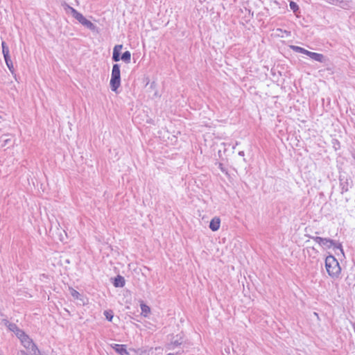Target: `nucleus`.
<instances>
[{"label": "nucleus", "instance_id": "nucleus-12", "mask_svg": "<svg viewBox=\"0 0 355 355\" xmlns=\"http://www.w3.org/2000/svg\"><path fill=\"white\" fill-rule=\"evenodd\" d=\"M82 25L92 31H95L97 28L96 26L94 24H93L92 21L87 19H85Z\"/></svg>", "mask_w": 355, "mask_h": 355}, {"label": "nucleus", "instance_id": "nucleus-31", "mask_svg": "<svg viewBox=\"0 0 355 355\" xmlns=\"http://www.w3.org/2000/svg\"><path fill=\"white\" fill-rule=\"evenodd\" d=\"M10 326H14L15 328H17L15 324H10Z\"/></svg>", "mask_w": 355, "mask_h": 355}, {"label": "nucleus", "instance_id": "nucleus-6", "mask_svg": "<svg viewBox=\"0 0 355 355\" xmlns=\"http://www.w3.org/2000/svg\"><path fill=\"white\" fill-rule=\"evenodd\" d=\"M111 347L114 351L120 355H129L126 345L111 344Z\"/></svg>", "mask_w": 355, "mask_h": 355}, {"label": "nucleus", "instance_id": "nucleus-30", "mask_svg": "<svg viewBox=\"0 0 355 355\" xmlns=\"http://www.w3.org/2000/svg\"><path fill=\"white\" fill-rule=\"evenodd\" d=\"M129 351H132V352H137V350H136V349H133V348H130V349H129Z\"/></svg>", "mask_w": 355, "mask_h": 355}, {"label": "nucleus", "instance_id": "nucleus-10", "mask_svg": "<svg viewBox=\"0 0 355 355\" xmlns=\"http://www.w3.org/2000/svg\"><path fill=\"white\" fill-rule=\"evenodd\" d=\"M323 240L324 241L321 245L322 248L330 249L335 244L334 240L331 239L329 238H324Z\"/></svg>", "mask_w": 355, "mask_h": 355}, {"label": "nucleus", "instance_id": "nucleus-19", "mask_svg": "<svg viewBox=\"0 0 355 355\" xmlns=\"http://www.w3.org/2000/svg\"><path fill=\"white\" fill-rule=\"evenodd\" d=\"M105 318L109 321L111 322L114 318V313L112 310H106L103 313Z\"/></svg>", "mask_w": 355, "mask_h": 355}, {"label": "nucleus", "instance_id": "nucleus-21", "mask_svg": "<svg viewBox=\"0 0 355 355\" xmlns=\"http://www.w3.org/2000/svg\"><path fill=\"white\" fill-rule=\"evenodd\" d=\"M309 237L311 239H313L314 241H315L316 243H318L320 246L322 245V243L323 242V239L322 237H320V236H309Z\"/></svg>", "mask_w": 355, "mask_h": 355}, {"label": "nucleus", "instance_id": "nucleus-17", "mask_svg": "<svg viewBox=\"0 0 355 355\" xmlns=\"http://www.w3.org/2000/svg\"><path fill=\"white\" fill-rule=\"evenodd\" d=\"M290 47L293 51H295L296 53H302L304 55H306V51H307L306 49H305L301 46H299L291 45Z\"/></svg>", "mask_w": 355, "mask_h": 355}, {"label": "nucleus", "instance_id": "nucleus-28", "mask_svg": "<svg viewBox=\"0 0 355 355\" xmlns=\"http://www.w3.org/2000/svg\"><path fill=\"white\" fill-rule=\"evenodd\" d=\"M239 155L241 156V157H243L245 155L244 151H243V150L242 151H239Z\"/></svg>", "mask_w": 355, "mask_h": 355}, {"label": "nucleus", "instance_id": "nucleus-29", "mask_svg": "<svg viewBox=\"0 0 355 355\" xmlns=\"http://www.w3.org/2000/svg\"><path fill=\"white\" fill-rule=\"evenodd\" d=\"M180 354V352H178L176 353V354ZM167 355H175V354H174V353H169V354H168Z\"/></svg>", "mask_w": 355, "mask_h": 355}, {"label": "nucleus", "instance_id": "nucleus-15", "mask_svg": "<svg viewBox=\"0 0 355 355\" xmlns=\"http://www.w3.org/2000/svg\"><path fill=\"white\" fill-rule=\"evenodd\" d=\"M69 8L71 10V12L73 17H74L77 21H80V19L81 18H83V17H84L82 13L79 12L75 8H73L72 7H69Z\"/></svg>", "mask_w": 355, "mask_h": 355}, {"label": "nucleus", "instance_id": "nucleus-9", "mask_svg": "<svg viewBox=\"0 0 355 355\" xmlns=\"http://www.w3.org/2000/svg\"><path fill=\"white\" fill-rule=\"evenodd\" d=\"M24 346L31 349L32 355H40V351L32 340H28L27 345H24Z\"/></svg>", "mask_w": 355, "mask_h": 355}, {"label": "nucleus", "instance_id": "nucleus-2", "mask_svg": "<svg viewBox=\"0 0 355 355\" xmlns=\"http://www.w3.org/2000/svg\"><path fill=\"white\" fill-rule=\"evenodd\" d=\"M110 86L111 90L114 92H117L121 86V70L119 64H114L112 66Z\"/></svg>", "mask_w": 355, "mask_h": 355}, {"label": "nucleus", "instance_id": "nucleus-1", "mask_svg": "<svg viewBox=\"0 0 355 355\" xmlns=\"http://www.w3.org/2000/svg\"><path fill=\"white\" fill-rule=\"evenodd\" d=\"M325 268L331 278H338L341 272V268L334 256L329 254L325 259Z\"/></svg>", "mask_w": 355, "mask_h": 355}, {"label": "nucleus", "instance_id": "nucleus-16", "mask_svg": "<svg viewBox=\"0 0 355 355\" xmlns=\"http://www.w3.org/2000/svg\"><path fill=\"white\" fill-rule=\"evenodd\" d=\"M1 47H2V53L3 55V57L10 55L9 47L5 41L1 42Z\"/></svg>", "mask_w": 355, "mask_h": 355}, {"label": "nucleus", "instance_id": "nucleus-27", "mask_svg": "<svg viewBox=\"0 0 355 355\" xmlns=\"http://www.w3.org/2000/svg\"><path fill=\"white\" fill-rule=\"evenodd\" d=\"M85 19H86V18H85V17H83V18H81V19H80V21H78V22H79L80 24H83Z\"/></svg>", "mask_w": 355, "mask_h": 355}, {"label": "nucleus", "instance_id": "nucleus-5", "mask_svg": "<svg viewBox=\"0 0 355 355\" xmlns=\"http://www.w3.org/2000/svg\"><path fill=\"white\" fill-rule=\"evenodd\" d=\"M306 55L309 56L312 60L319 62L320 63H324L327 61V58L322 53L311 52L307 50Z\"/></svg>", "mask_w": 355, "mask_h": 355}, {"label": "nucleus", "instance_id": "nucleus-20", "mask_svg": "<svg viewBox=\"0 0 355 355\" xmlns=\"http://www.w3.org/2000/svg\"><path fill=\"white\" fill-rule=\"evenodd\" d=\"M334 243H335V244L333 245L332 248L334 250H336V249L339 250L341 252V253L344 254V251H343L342 243L338 242V241H336V240H334Z\"/></svg>", "mask_w": 355, "mask_h": 355}, {"label": "nucleus", "instance_id": "nucleus-23", "mask_svg": "<svg viewBox=\"0 0 355 355\" xmlns=\"http://www.w3.org/2000/svg\"><path fill=\"white\" fill-rule=\"evenodd\" d=\"M218 168L223 173H228L227 168L224 166V165L222 163H218Z\"/></svg>", "mask_w": 355, "mask_h": 355}, {"label": "nucleus", "instance_id": "nucleus-11", "mask_svg": "<svg viewBox=\"0 0 355 355\" xmlns=\"http://www.w3.org/2000/svg\"><path fill=\"white\" fill-rule=\"evenodd\" d=\"M348 185L349 182L347 179H346L345 180H343L341 178L340 179V187L341 189V193L348 191Z\"/></svg>", "mask_w": 355, "mask_h": 355}, {"label": "nucleus", "instance_id": "nucleus-24", "mask_svg": "<svg viewBox=\"0 0 355 355\" xmlns=\"http://www.w3.org/2000/svg\"><path fill=\"white\" fill-rule=\"evenodd\" d=\"M141 310L143 312H147V311L149 312L150 311V308L146 304H141Z\"/></svg>", "mask_w": 355, "mask_h": 355}, {"label": "nucleus", "instance_id": "nucleus-18", "mask_svg": "<svg viewBox=\"0 0 355 355\" xmlns=\"http://www.w3.org/2000/svg\"><path fill=\"white\" fill-rule=\"evenodd\" d=\"M69 291L70 292L71 295L75 299L78 300L80 299L81 295L76 290L73 288L72 287L69 288Z\"/></svg>", "mask_w": 355, "mask_h": 355}, {"label": "nucleus", "instance_id": "nucleus-8", "mask_svg": "<svg viewBox=\"0 0 355 355\" xmlns=\"http://www.w3.org/2000/svg\"><path fill=\"white\" fill-rule=\"evenodd\" d=\"M112 284L116 288H123L125 284V278L123 276L118 275L113 279Z\"/></svg>", "mask_w": 355, "mask_h": 355}, {"label": "nucleus", "instance_id": "nucleus-7", "mask_svg": "<svg viewBox=\"0 0 355 355\" xmlns=\"http://www.w3.org/2000/svg\"><path fill=\"white\" fill-rule=\"evenodd\" d=\"M220 225V218L215 216L211 220V221L209 223V227L210 228V230L211 231L216 232L219 230Z\"/></svg>", "mask_w": 355, "mask_h": 355}, {"label": "nucleus", "instance_id": "nucleus-22", "mask_svg": "<svg viewBox=\"0 0 355 355\" xmlns=\"http://www.w3.org/2000/svg\"><path fill=\"white\" fill-rule=\"evenodd\" d=\"M326 2L332 5H338L343 3V0H324Z\"/></svg>", "mask_w": 355, "mask_h": 355}, {"label": "nucleus", "instance_id": "nucleus-13", "mask_svg": "<svg viewBox=\"0 0 355 355\" xmlns=\"http://www.w3.org/2000/svg\"><path fill=\"white\" fill-rule=\"evenodd\" d=\"M3 58L5 60L6 64L8 69L13 74L14 71H15V69H14V67H13L12 62V60L10 59V55H7L6 57H3Z\"/></svg>", "mask_w": 355, "mask_h": 355}, {"label": "nucleus", "instance_id": "nucleus-3", "mask_svg": "<svg viewBox=\"0 0 355 355\" xmlns=\"http://www.w3.org/2000/svg\"><path fill=\"white\" fill-rule=\"evenodd\" d=\"M122 49V44H117L114 47L112 60L116 62L122 60L124 62L128 64L131 61V53L129 51H126L121 55V51Z\"/></svg>", "mask_w": 355, "mask_h": 355}, {"label": "nucleus", "instance_id": "nucleus-26", "mask_svg": "<svg viewBox=\"0 0 355 355\" xmlns=\"http://www.w3.org/2000/svg\"><path fill=\"white\" fill-rule=\"evenodd\" d=\"M156 85H157L155 81H153L150 83V89H154L156 87Z\"/></svg>", "mask_w": 355, "mask_h": 355}, {"label": "nucleus", "instance_id": "nucleus-33", "mask_svg": "<svg viewBox=\"0 0 355 355\" xmlns=\"http://www.w3.org/2000/svg\"><path fill=\"white\" fill-rule=\"evenodd\" d=\"M11 327H10V330H12V331H13V329H12V328H14V326H11Z\"/></svg>", "mask_w": 355, "mask_h": 355}, {"label": "nucleus", "instance_id": "nucleus-14", "mask_svg": "<svg viewBox=\"0 0 355 355\" xmlns=\"http://www.w3.org/2000/svg\"><path fill=\"white\" fill-rule=\"evenodd\" d=\"M289 6H290V8L293 10V12L295 13V15L298 16V14L300 13V7L297 4V3H295V1H291L290 3H289Z\"/></svg>", "mask_w": 355, "mask_h": 355}, {"label": "nucleus", "instance_id": "nucleus-32", "mask_svg": "<svg viewBox=\"0 0 355 355\" xmlns=\"http://www.w3.org/2000/svg\"><path fill=\"white\" fill-rule=\"evenodd\" d=\"M11 327H10V330H12V331H13V329H12V328H14V326H11Z\"/></svg>", "mask_w": 355, "mask_h": 355}, {"label": "nucleus", "instance_id": "nucleus-4", "mask_svg": "<svg viewBox=\"0 0 355 355\" xmlns=\"http://www.w3.org/2000/svg\"><path fill=\"white\" fill-rule=\"evenodd\" d=\"M183 343V337L180 334H178L173 337L171 343L166 344V348L168 350L174 349L176 347L181 345Z\"/></svg>", "mask_w": 355, "mask_h": 355}, {"label": "nucleus", "instance_id": "nucleus-25", "mask_svg": "<svg viewBox=\"0 0 355 355\" xmlns=\"http://www.w3.org/2000/svg\"><path fill=\"white\" fill-rule=\"evenodd\" d=\"M278 31H281V32H283L282 29L281 28H278L277 29ZM284 33H285L286 34V35H291V32L290 31H288L286 30H284Z\"/></svg>", "mask_w": 355, "mask_h": 355}]
</instances>
